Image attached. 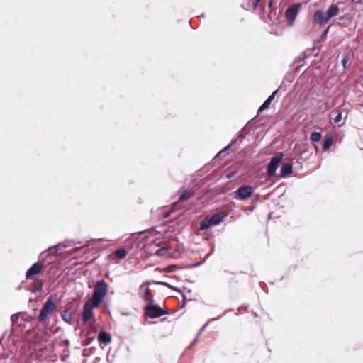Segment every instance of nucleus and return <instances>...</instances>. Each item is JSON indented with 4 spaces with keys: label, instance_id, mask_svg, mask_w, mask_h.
<instances>
[{
    "label": "nucleus",
    "instance_id": "13",
    "mask_svg": "<svg viewBox=\"0 0 363 363\" xmlns=\"http://www.w3.org/2000/svg\"><path fill=\"white\" fill-rule=\"evenodd\" d=\"M149 284V281H145L140 286V291L143 294V298L145 300V301L147 302V303H149L150 297H154L153 295L150 293Z\"/></svg>",
    "mask_w": 363,
    "mask_h": 363
},
{
    "label": "nucleus",
    "instance_id": "56",
    "mask_svg": "<svg viewBox=\"0 0 363 363\" xmlns=\"http://www.w3.org/2000/svg\"><path fill=\"white\" fill-rule=\"evenodd\" d=\"M211 251H213V249H211ZM211 252H211L208 255H210Z\"/></svg>",
    "mask_w": 363,
    "mask_h": 363
},
{
    "label": "nucleus",
    "instance_id": "47",
    "mask_svg": "<svg viewBox=\"0 0 363 363\" xmlns=\"http://www.w3.org/2000/svg\"><path fill=\"white\" fill-rule=\"evenodd\" d=\"M230 312H233V310L232 309H227L224 311V313L223 315H226L227 313H230Z\"/></svg>",
    "mask_w": 363,
    "mask_h": 363
},
{
    "label": "nucleus",
    "instance_id": "5",
    "mask_svg": "<svg viewBox=\"0 0 363 363\" xmlns=\"http://www.w3.org/2000/svg\"><path fill=\"white\" fill-rule=\"evenodd\" d=\"M283 158L284 153L281 152H277L274 157L270 158L266 171L267 177H273L276 175L279 163L282 161Z\"/></svg>",
    "mask_w": 363,
    "mask_h": 363
},
{
    "label": "nucleus",
    "instance_id": "2",
    "mask_svg": "<svg viewBox=\"0 0 363 363\" xmlns=\"http://www.w3.org/2000/svg\"><path fill=\"white\" fill-rule=\"evenodd\" d=\"M144 314L151 319H155L169 314V311L155 303L154 297H150L149 303L144 307Z\"/></svg>",
    "mask_w": 363,
    "mask_h": 363
},
{
    "label": "nucleus",
    "instance_id": "24",
    "mask_svg": "<svg viewBox=\"0 0 363 363\" xmlns=\"http://www.w3.org/2000/svg\"><path fill=\"white\" fill-rule=\"evenodd\" d=\"M43 282L40 280H38L37 282L34 284L33 287L29 289V291L32 293H36L37 291H41L43 287Z\"/></svg>",
    "mask_w": 363,
    "mask_h": 363
},
{
    "label": "nucleus",
    "instance_id": "6",
    "mask_svg": "<svg viewBox=\"0 0 363 363\" xmlns=\"http://www.w3.org/2000/svg\"><path fill=\"white\" fill-rule=\"evenodd\" d=\"M91 300L89 299L83 306L82 310V320L84 323L88 322L91 319H93V323H95V318L94 315V309L99 308L100 304L92 302V304L90 303Z\"/></svg>",
    "mask_w": 363,
    "mask_h": 363
},
{
    "label": "nucleus",
    "instance_id": "45",
    "mask_svg": "<svg viewBox=\"0 0 363 363\" xmlns=\"http://www.w3.org/2000/svg\"><path fill=\"white\" fill-rule=\"evenodd\" d=\"M211 167H212V165H211V164H207V165H206V166L203 168V169H204L205 171H208V170H209V169H210V168H211Z\"/></svg>",
    "mask_w": 363,
    "mask_h": 363
},
{
    "label": "nucleus",
    "instance_id": "46",
    "mask_svg": "<svg viewBox=\"0 0 363 363\" xmlns=\"http://www.w3.org/2000/svg\"><path fill=\"white\" fill-rule=\"evenodd\" d=\"M199 336L196 335V337L193 340V341L191 342L189 347H191L192 345H194L196 341H197V338H198Z\"/></svg>",
    "mask_w": 363,
    "mask_h": 363
},
{
    "label": "nucleus",
    "instance_id": "9",
    "mask_svg": "<svg viewBox=\"0 0 363 363\" xmlns=\"http://www.w3.org/2000/svg\"><path fill=\"white\" fill-rule=\"evenodd\" d=\"M313 18L314 22L320 26L326 24L329 21V18L325 15V11H323L320 9H318L314 12Z\"/></svg>",
    "mask_w": 363,
    "mask_h": 363
},
{
    "label": "nucleus",
    "instance_id": "27",
    "mask_svg": "<svg viewBox=\"0 0 363 363\" xmlns=\"http://www.w3.org/2000/svg\"><path fill=\"white\" fill-rule=\"evenodd\" d=\"M230 148H228V145H226L224 148L220 150L217 155L215 156V157L213 159V162H216L217 160L221 158V157L225 156V153L230 150Z\"/></svg>",
    "mask_w": 363,
    "mask_h": 363
},
{
    "label": "nucleus",
    "instance_id": "48",
    "mask_svg": "<svg viewBox=\"0 0 363 363\" xmlns=\"http://www.w3.org/2000/svg\"><path fill=\"white\" fill-rule=\"evenodd\" d=\"M313 147L315 149L316 152L319 150V147L316 144L313 143Z\"/></svg>",
    "mask_w": 363,
    "mask_h": 363
},
{
    "label": "nucleus",
    "instance_id": "35",
    "mask_svg": "<svg viewBox=\"0 0 363 363\" xmlns=\"http://www.w3.org/2000/svg\"><path fill=\"white\" fill-rule=\"evenodd\" d=\"M152 283H154L155 284L167 286L169 289L172 287V285H171L170 284H169L166 281H152Z\"/></svg>",
    "mask_w": 363,
    "mask_h": 363
},
{
    "label": "nucleus",
    "instance_id": "39",
    "mask_svg": "<svg viewBox=\"0 0 363 363\" xmlns=\"http://www.w3.org/2000/svg\"><path fill=\"white\" fill-rule=\"evenodd\" d=\"M181 267H178L177 265H174V264H172V265H169L167 267V271L169 272H173L175 271L176 269H180Z\"/></svg>",
    "mask_w": 363,
    "mask_h": 363
},
{
    "label": "nucleus",
    "instance_id": "55",
    "mask_svg": "<svg viewBox=\"0 0 363 363\" xmlns=\"http://www.w3.org/2000/svg\"><path fill=\"white\" fill-rule=\"evenodd\" d=\"M2 339H3V336H1V337L0 338V342H1Z\"/></svg>",
    "mask_w": 363,
    "mask_h": 363
},
{
    "label": "nucleus",
    "instance_id": "57",
    "mask_svg": "<svg viewBox=\"0 0 363 363\" xmlns=\"http://www.w3.org/2000/svg\"><path fill=\"white\" fill-rule=\"evenodd\" d=\"M83 363H84V362H83Z\"/></svg>",
    "mask_w": 363,
    "mask_h": 363
},
{
    "label": "nucleus",
    "instance_id": "33",
    "mask_svg": "<svg viewBox=\"0 0 363 363\" xmlns=\"http://www.w3.org/2000/svg\"><path fill=\"white\" fill-rule=\"evenodd\" d=\"M306 58V55L305 52L301 53L294 60V63H299L301 62L304 61V60Z\"/></svg>",
    "mask_w": 363,
    "mask_h": 363
},
{
    "label": "nucleus",
    "instance_id": "23",
    "mask_svg": "<svg viewBox=\"0 0 363 363\" xmlns=\"http://www.w3.org/2000/svg\"><path fill=\"white\" fill-rule=\"evenodd\" d=\"M331 27V24L328 26L327 28L322 32L320 38L315 41V43H320L323 40H325Z\"/></svg>",
    "mask_w": 363,
    "mask_h": 363
},
{
    "label": "nucleus",
    "instance_id": "44",
    "mask_svg": "<svg viewBox=\"0 0 363 363\" xmlns=\"http://www.w3.org/2000/svg\"><path fill=\"white\" fill-rule=\"evenodd\" d=\"M257 200H258V198H256L255 199L253 200V202L255 203H256ZM255 208V204H254L252 207H250V209H249L250 212H252Z\"/></svg>",
    "mask_w": 363,
    "mask_h": 363
},
{
    "label": "nucleus",
    "instance_id": "32",
    "mask_svg": "<svg viewBox=\"0 0 363 363\" xmlns=\"http://www.w3.org/2000/svg\"><path fill=\"white\" fill-rule=\"evenodd\" d=\"M22 313H23V312H18V313H16L15 314H13L11 316V321L12 322L13 324L18 323V319H19V316Z\"/></svg>",
    "mask_w": 363,
    "mask_h": 363
},
{
    "label": "nucleus",
    "instance_id": "3",
    "mask_svg": "<svg viewBox=\"0 0 363 363\" xmlns=\"http://www.w3.org/2000/svg\"><path fill=\"white\" fill-rule=\"evenodd\" d=\"M108 291V284L104 279L98 280L93 289L92 302H96L99 304L104 301Z\"/></svg>",
    "mask_w": 363,
    "mask_h": 363
},
{
    "label": "nucleus",
    "instance_id": "22",
    "mask_svg": "<svg viewBox=\"0 0 363 363\" xmlns=\"http://www.w3.org/2000/svg\"><path fill=\"white\" fill-rule=\"evenodd\" d=\"M208 257H209V255H207L206 258L204 259H203L202 261L196 262H194L192 264L182 266L180 267V269H193V268L197 267L199 266H201L206 262V260L207 259V258Z\"/></svg>",
    "mask_w": 363,
    "mask_h": 363
},
{
    "label": "nucleus",
    "instance_id": "16",
    "mask_svg": "<svg viewBox=\"0 0 363 363\" xmlns=\"http://www.w3.org/2000/svg\"><path fill=\"white\" fill-rule=\"evenodd\" d=\"M340 11L339 7L336 4L330 5L328 9L325 11V15L329 20L338 15Z\"/></svg>",
    "mask_w": 363,
    "mask_h": 363
},
{
    "label": "nucleus",
    "instance_id": "14",
    "mask_svg": "<svg viewBox=\"0 0 363 363\" xmlns=\"http://www.w3.org/2000/svg\"><path fill=\"white\" fill-rule=\"evenodd\" d=\"M293 173V165L291 164H284L281 167L279 176L281 178H286Z\"/></svg>",
    "mask_w": 363,
    "mask_h": 363
},
{
    "label": "nucleus",
    "instance_id": "28",
    "mask_svg": "<svg viewBox=\"0 0 363 363\" xmlns=\"http://www.w3.org/2000/svg\"><path fill=\"white\" fill-rule=\"evenodd\" d=\"M245 139V135H237L231 140L230 143L228 145V148H231L239 140L242 141Z\"/></svg>",
    "mask_w": 363,
    "mask_h": 363
},
{
    "label": "nucleus",
    "instance_id": "8",
    "mask_svg": "<svg viewBox=\"0 0 363 363\" xmlns=\"http://www.w3.org/2000/svg\"><path fill=\"white\" fill-rule=\"evenodd\" d=\"M301 6V3H296L289 6L286 9L284 16L288 20L289 25H292L294 23Z\"/></svg>",
    "mask_w": 363,
    "mask_h": 363
},
{
    "label": "nucleus",
    "instance_id": "42",
    "mask_svg": "<svg viewBox=\"0 0 363 363\" xmlns=\"http://www.w3.org/2000/svg\"><path fill=\"white\" fill-rule=\"evenodd\" d=\"M252 1V0H248L247 3L246 4V6H245L244 4H242V5H241V6H242L244 9H245V10H249V9H250V5H251V4H250V1Z\"/></svg>",
    "mask_w": 363,
    "mask_h": 363
},
{
    "label": "nucleus",
    "instance_id": "18",
    "mask_svg": "<svg viewBox=\"0 0 363 363\" xmlns=\"http://www.w3.org/2000/svg\"><path fill=\"white\" fill-rule=\"evenodd\" d=\"M333 136L330 135H326L325 139H324L323 145V147H322L323 151V152L328 151L331 147V146L333 145Z\"/></svg>",
    "mask_w": 363,
    "mask_h": 363
},
{
    "label": "nucleus",
    "instance_id": "40",
    "mask_svg": "<svg viewBox=\"0 0 363 363\" xmlns=\"http://www.w3.org/2000/svg\"><path fill=\"white\" fill-rule=\"evenodd\" d=\"M182 304L180 308H184L186 303V301H188L186 296L183 293H182ZM189 301H191V299H189Z\"/></svg>",
    "mask_w": 363,
    "mask_h": 363
},
{
    "label": "nucleus",
    "instance_id": "37",
    "mask_svg": "<svg viewBox=\"0 0 363 363\" xmlns=\"http://www.w3.org/2000/svg\"><path fill=\"white\" fill-rule=\"evenodd\" d=\"M342 112H339L334 118H333V121H334V123H337L339 122H340V121L342 120Z\"/></svg>",
    "mask_w": 363,
    "mask_h": 363
},
{
    "label": "nucleus",
    "instance_id": "20",
    "mask_svg": "<svg viewBox=\"0 0 363 363\" xmlns=\"http://www.w3.org/2000/svg\"><path fill=\"white\" fill-rule=\"evenodd\" d=\"M211 226L213 225L211 223L210 218H206L199 223V230L202 231L209 229Z\"/></svg>",
    "mask_w": 363,
    "mask_h": 363
},
{
    "label": "nucleus",
    "instance_id": "51",
    "mask_svg": "<svg viewBox=\"0 0 363 363\" xmlns=\"http://www.w3.org/2000/svg\"><path fill=\"white\" fill-rule=\"evenodd\" d=\"M240 307H239V308H238V311L235 312V313H234V314H235V315H238V311H240Z\"/></svg>",
    "mask_w": 363,
    "mask_h": 363
},
{
    "label": "nucleus",
    "instance_id": "25",
    "mask_svg": "<svg viewBox=\"0 0 363 363\" xmlns=\"http://www.w3.org/2000/svg\"><path fill=\"white\" fill-rule=\"evenodd\" d=\"M322 138V133L320 132L314 131L311 134L310 139L312 143L319 142Z\"/></svg>",
    "mask_w": 363,
    "mask_h": 363
},
{
    "label": "nucleus",
    "instance_id": "29",
    "mask_svg": "<svg viewBox=\"0 0 363 363\" xmlns=\"http://www.w3.org/2000/svg\"><path fill=\"white\" fill-rule=\"evenodd\" d=\"M126 255L127 250L124 248L119 249L116 252V256L119 259H124L126 257Z\"/></svg>",
    "mask_w": 363,
    "mask_h": 363
},
{
    "label": "nucleus",
    "instance_id": "1",
    "mask_svg": "<svg viewBox=\"0 0 363 363\" xmlns=\"http://www.w3.org/2000/svg\"><path fill=\"white\" fill-rule=\"evenodd\" d=\"M45 252H43L39 255V260L33 264L30 267L26 272V279L28 280L33 279L35 276L41 273L45 267V262L47 259H50L52 257L55 256L57 252H48L43 255Z\"/></svg>",
    "mask_w": 363,
    "mask_h": 363
},
{
    "label": "nucleus",
    "instance_id": "19",
    "mask_svg": "<svg viewBox=\"0 0 363 363\" xmlns=\"http://www.w3.org/2000/svg\"><path fill=\"white\" fill-rule=\"evenodd\" d=\"M61 317L63 321L67 323L72 324V314L69 311V309L62 311Z\"/></svg>",
    "mask_w": 363,
    "mask_h": 363
},
{
    "label": "nucleus",
    "instance_id": "10",
    "mask_svg": "<svg viewBox=\"0 0 363 363\" xmlns=\"http://www.w3.org/2000/svg\"><path fill=\"white\" fill-rule=\"evenodd\" d=\"M75 243H78L79 244V243H80V242H76L73 240H65L63 242H59V243L56 244L55 245L50 247L47 250V251L52 252H57L59 247L63 246L65 248H67V247H71L72 245H74ZM57 255H58V253H57L55 255V256Z\"/></svg>",
    "mask_w": 363,
    "mask_h": 363
},
{
    "label": "nucleus",
    "instance_id": "15",
    "mask_svg": "<svg viewBox=\"0 0 363 363\" xmlns=\"http://www.w3.org/2000/svg\"><path fill=\"white\" fill-rule=\"evenodd\" d=\"M97 339L100 344H104V345H107L111 342V334L104 330L100 331Z\"/></svg>",
    "mask_w": 363,
    "mask_h": 363
},
{
    "label": "nucleus",
    "instance_id": "34",
    "mask_svg": "<svg viewBox=\"0 0 363 363\" xmlns=\"http://www.w3.org/2000/svg\"><path fill=\"white\" fill-rule=\"evenodd\" d=\"M238 172V168H235V169L230 171L225 175V178L228 179H230L233 178L235 174H237Z\"/></svg>",
    "mask_w": 363,
    "mask_h": 363
},
{
    "label": "nucleus",
    "instance_id": "11",
    "mask_svg": "<svg viewBox=\"0 0 363 363\" xmlns=\"http://www.w3.org/2000/svg\"><path fill=\"white\" fill-rule=\"evenodd\" d=\"M227 216L228 213L223 211H218L216 213H213L210 218V220L213 226H217L224 220Z\"/></svg>",
    "mask_w": 363,
    "mask_h": 363
},
{
    "label": "nucleus",
    "instance_id": "21",
    "mask_svg": "<svg viewBox=\"0 0 363 363\" xmlns=\"http://www.w3.org/2000/svg\"><path fill=\"white\" fill-rule=\"evenodd\" d=\"M92 334V332L89 330L86 331V334H85V338L84 340H83V345H90L93 341L95 339V336Z\"/></svg>",
    "mask_w": 363,
    "mask_h": 363
},
{
    "label": "nucleus",
    "instance_id": "26",
    "mask_svg": "<svg viewBox=\"0 0 363 363\" xmlns=\"http://www.w3.org/2000/svg\"><path fill=\"white\" fill-rule=\"evenodd\" d=\"M256 119V117L250 120L246 125L240 130V131L238 133V135H245V138H246L247 135L249 132H247L246 130L248 128V126L250 125V123H251L253 121Z\"/></svg>",
    "mask_w": 363,
    "mask_h": 363
},
{
    "label": "nucleus",
    "instance_id": "31",
    "mask_svg": "<svg viewBox=\"0 0 363 363\" xmlns=\"http://www.w3.org/2000/svg\"><path fill=\"white\" fill-rule=\"evenodd\" d=\"M96 350V348L95 347H91L87 348V349H84L83 351H82V354L84 357H89L92 353H94Z\"/></svg>",
    "mask_w": 363,
    "mask_h": 363
},
{
    "label": "nucleus",
    "instance_id": "53",
    "mask_svg": "<svg viewBox=\"0 0 363 363\" xmlns=\"http://www.w3.org/2000/svg\"><path fill=\"white\" fill-rule=\"evenodd\" d=\"M253 122H254V121L251 123H250V125L248 126V128H251V125H252Z\"/></svg>",
    "mask_w": 363,
    "mask_h": 363
},
{
    "label": "nucleus",
    "instance_id": "38",
    "mask_svg": "<svg viewBox=\"0 0 363 363\" xmlns=\"http://www.w3.org/2000/svg\"><path fill=\"white\" fill-rule=\"evenodd\" d=\"M349 57H350L349 55H345L344 56V57L342 58V65L344 68L347 67V64L348 62Z\"/></svg>",
    "mask_w": 363,
    "mask_h": 363
},
{
    "label": "nucleus",
    "instance_id": "43",
    "mask_svg": "<svg viewBox=\"0 0 363 363\" xmlns=\"http://www.w3.org/2000/svg\"><path fill=\"white\" fill-rule=\"evenodd\" d=\"M170 289L172 290H173V291H177V292L180 293L181 294H182V293H183L182 291V290L179 288L177 287V286H172V287H171Z\"/></svg>",
    "mask_w": 363,
    "mask_h": 363
},
{
    "label": "nucleus",
    "instance_id": "36",
    "mask_svg": "<svg viewBox=\"0 0 363 363\" xmlns=\"http://www.w3.org/2000/svg\"><path fill=\"white\" fill-rule=\"evenodd\" d=\"M165 250L166 249L164 247L159 248L155 251V255L160 257L164 256Z\"/></svg>",
    "mask_w": 363,
    "mask_h": 363
},
{
    "label": "nucleus",
    "instance_id": "50",
    "mask_svg": "<svg viewBox=\"0 0 363 363\" xmlns=\"http://www.w3.org/2000/svg\"><path fill=\"white\" fill-rule=\"evenodd\" d=\"M169 215H170V213H169V212L166 213H164V215L163 218H168V217L169 216Z\"/></svg>",
    "mask_w": 363,
    "mask_h": 363
},
{
    "label": "nucleus",
    "instance_id": "41",
    "mask_svg": "<svg viewBox=\"0 0 363 363\" xmlns=\"http://www.w3.org/2000/svg\"><path fill=\"white\" fill-rule=\"evenodd\" d=\"M262 0H255L253 2H252V8L254 10H256L259 6V4H260Z\"/></svg>",
    "mask_w": 363,
    "mask_h": 363
},
{
    "label": "nucleus",
    "instance_id": "12",
    "mask_svg": "<svg viewBox=\"0 0 363 363\" xmlns=\"http://www.w3.org/2000/svg\"><path fill=\"white\" fill-rule=\"evenodd\" d=\"M279 91V89L274 90L269 96L268 98L263 102V104L259 107L257 113H260L264 110L267 109L272 101L274 99L277 94Z\"/></svg>",
    "mask_w": 363,
    "mask_h": 363
},
{
    "label": "nucleus",
    "instance_id": "17",
    "mask_svg": "<svg viewBox=\"0 0 363 363\" xmlns=\"http://www.w3.org/2000/svg\"><path fill=\"white\" fill-rule=\"evenodd\" d=\"M194 196V191H189L188 190H184L183 193L179 196L177 201L174 203L184 202L188 201L190 198Z\"/></svg>",
    "mask_w": 363,
    "mask_h": 363
},
{
    "label": "nucleus",
    "instance_id": "4",
    "mask_svg": "<svg viewBox=\"0 0 363 363\" xmlns=\"http://www.w3.org/2000/svg\"><path fill=\"white\" fill-rule=\"evenodd\" d=\"M55 308L56 301L52 298V296H50L43 303V307L40 311L38 316V321L44 324H48V315L52 313Z\"/></svg>",
    "mask_w": 363,
    "mask_h": 363
},
{
    "label": "nucleus",
    "instance_id": "7",
    "mask_svg": "<svg viewBox=\"0 0 363 363\" xmlns=\"http://www.w3.org/2000/svg\"><path fill=\"white\" fill-rule=\"evenodd\" d=\"M254 189L250 185H242L238 187L233 193V198L239 201L247 200L253 194Z\"/></svg>",
    "mask_w": 363,
    "mask_h": 363
},
{
    "label": "nucleus",
    "instance_id": "49",
    "mask_svg": "<svg viewBox=\"0 0 363 363\" xmlns=\"http://www.w3.org/2000/svg\"><path fill=\"white\" fill-rule=\"evenodd\" d=\"M272 4H273V1L272 0H269V1L268 3V7L271 8L272 6Z\"/></svg>",
    "mask_w": 363,
    "mask_h": 363
},
{
    "label": "nucleus",
    "instance_id": "54",
    "mask_svg": "<svg viewBox=\"0 0 363 363\" xmlns=\"http://www.w3.org/2000/svg\"><path fill=\"white\" fill-rule=\"evenodd\" d=\"M200 16L203 18V17H204V16H205V14H204V13H202Z\"/></svg>",
    "mask_w": 363,
    "mask_h": 363
},
{
    "label": "nucleus",
    "instance_id": "30",
    "mask_svg": "<svg viewBox=\"0 0 363 363\" xmlns=\"http://www.w3.org/2000/svg\"><path fill=\"white\" fill-rule=\"evenodd\" d=\"M223 315H219L216 318H210L202 327L199 330V331L197 333V336H199L203 331V330L206 328V327L208 325V324L211 322V321H215V320H220L222 318Z\"/></svg>",
    "mask_w": 363,
    "mask_h": 363
},
{
    "label": "nucleus",
    "instance_id": "52",
    "mask_svg": "<svg viewBox=\"0 0 363 363\" xmlns=\"http://www.w3.org/2000/svg\"><path fill=\"white\" fill-rule=\"evenodd\" d=\"M65 343H66L67 345H69V341L68 340H65Z\"/></svg>",
    "mask_w": 363,
    "mask_h": 363
}]
</instances>
